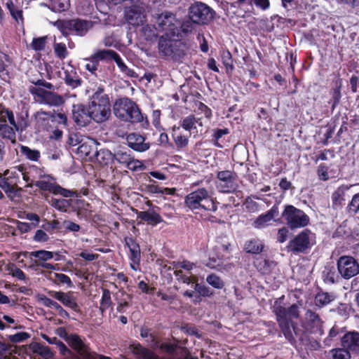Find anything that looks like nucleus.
Listing matches in <instances>:
<instances>
[{
    "mask_svg": "<svg viewBox=\"0 0 359 359\" xmlns=\"http://www.w3.org/2000/svg\"><path fill=\"white\" fill-rule=\"evenodd\" d=\"M285 296L274 301L272 306V311L276 316V321L285 339L292 344L296 340L292 332L291 327L293 326V319H298L300 316L299 307L297 304H292L288 307L284 303Z\"/></svg>",
    "mask_w": 359,
    "mask_h": 359,
    "instance_id": "1",
    "label": "nucleus"
},
{
    "mask_svg": "<svg viewBox=\"0 0 359 359\" xmlns=\"http://www.w3.org/2000/svg\"><path fill=\"white\" fill-rule=\"evenodd\" d=\"M88 107L96 123H102L109 119L111 115V104L108 95L104 93V87L100 86L91 97Z\"/></svg>",
    "mask_w": 359,
    "mask_h": 359,
    "instance_id": "2",
    "label": "nucleus"
},
{
    "mask_svg": "<svg viewBox=\"0 0 359 359\" xmlns=\"http://www.w3.org/2000/svg\"><path fill=\"white\" fill-rule=\"evenodd\" d=\"M113 111L116 117L122 121L135 123L143 122L144 120L138 105L128 97L116 100Z\"/></svg>",
    "mask_w": 359,
    "mask_h": 359,
    "instance_id": "3",
    "label": "nucleus"
},
{
    "mask_svg": "<svg viewBox=\"0 0 359 359\" xmlns=\"http://www.w3.org/2000/svg\"><path fill=\"white\" fill-rule=\"evenodd\" d=\"M174 36L163 34L159 38L158 44L159 53L175 62H180L186 55L185 44L180 39H172Z\"/></svg>",
    "mask_w": 359,
    "mask_h": 359,
    "instance_id": "4",
    "label": "nucleus"
},
{
    "mask_svg": "<svg viewBox=\"0 0 359 359\" xmlns=\"http://www.w3.org/2000/svg\"><path fill=\"white\" fill-rule=\"evenodd\" d=\"M184 203L191 210L203 209L215 212L217 209V203L205 188H199L191 191L185 197Z\"/></svg>",
    "mask_w": 359,
    "mask_h": 359,
    "instance_id": "5",
    "label": "nucleus"
},
{
    "mask_svg": "<svg viewBox=\"0 0 359 359\" xmlns=\"http://www.w3.org/2000/svg\"><path fill=\"white\" fill-rule=\"evenodd\" d=\"M232 246L226 236H218L216 239V244L210 254L209 259L212 267L219 266L229 261L233 257Z\"/></svg>",
    "mask_w": 359,
    "mask_h": 359,
    "instance_id": "6",
    "label": "nucleus"
},
{
    "mask_svg": "<svg viewBox=\"0 0 359 359\" xmlns=\"http://www.w3.org/2000/svg\"><path fill=\"white\" fill-rule=\"evenodd\" d=\"M55 25L65 36L69 35L84 36L93 27L92 21L80 18L58 20Z\"/></svg>",
    "mask_w": 359,
    "mask_h": 359,
    "instance_id": "7",
    "label": "nucleus"
},
{
    "mask_svg": "<svg viewBox=\"0 0 359 359\" xmlns=\"http://www.w3.org/2000/svg\"><path fill=\"white\" fill-rule=\"evenodd\" d=\"M215 11L205 3L196 1L188 9V18L196 25H208L213 20Z\"/></svg>",
    "mask_w": 359,
    "mask_h": 359,
    "instance_id": "8",
    "label": "nucleus"
},
{
    "mask_svg": "<svg viewBox=\"0 0 359 359\" xmlns=\"http://www.w3.org/2000/svg\"><path fill=\"white\" fill-rule=\"evenodd\" d=\"M281 216L291 229L304 228L310 223L309 217L302 210L292 205H285Z\"/></svg>",
    "mask_w": 359,
    "mask_h": 359,
    "instance_id": "9",
    "label": "nucleus"
},
{
    "mask_svg": "<svg viewBox=\"0 0 359 359\" xmlns=\"http://www.w3.org/2000/svg\"><path fill=\"white\" fill-rule=\"evenodd\" d=\"M19 182L20 176L17 172L6 170L3 173L0 172V187L11 201L20 196L22 191V189L18 187Z\"/></svg>",
    "mask_w": 359,
    "mask_h": 359,
    "instance_id": "10",
    "label": "nucleus"
},
{
    "mask_svg": "<svg viewBox=\"0 0 359 359\" xmlns=\"http://www.w3.org/2000/svg\"><path fill=\"white\" fill-rule=\"evenodd\" d=\"M157 30L164 32L163 34L177 36L179 20L175 14L165 11L158 15L156 19Z\"/></svg>",
    "mask_w": 359,
    "mask_h": 359,
    "instance_id": "11",
    "label": "nucleus"
},
{
    "mask_svg": "<svg viewBox=\"0 0 359 359\" xmlns=\"http://www.w3.org/2000/svg\"><path fill=\"white\" fill-rule=\"evenodd\" d=\"M339 274L345 280H349L359 273V263L352 256L343 255L337 261Z\"/></svg>",
    "mask_w": 359,
    "mask_h": 359,
    "instance_id": "12",
    "label": "nucleus"
},
{
    "mask_svg": "<svg viewBox=\"0 0 359 359\" xmlns=\"http://www.w3.org/2000/svg\"><path fill=\"white\" fill-rule=\"evenodd\" d=\"M311 234V231L308 229H305L299 232L288 243L287 245L288 252L297 255L304 253L307 250L311 249L313 245L310 240Z\"/></svg>",
    "mask_w": 359,
    "mask_h": 359,
    "instance_id": "13",
    "label": "nucleus"
},
{
    "mask_svg": "<svg viewBox=\"0 0 359 359\" xmlns=\"http://www.w3.org/2000/svg\"><path fill=\"white\" fill-rule=\"evenodd\" d=\"M323 324L324 321L318 313L311 309H308L306 311L304 320L302 323V327L306 332L311 334L323 336L325 333Z\"/></svg>",
    "mask_w": 359,
    "mask_h": 359,
    "instance_id": "14",
    "label": "nucleus"
},
{
    "mask_svg": "<svg viewBox=\"0 0 359 359\" xmlns=\"http://www.w3.org/2000/svg\"><path fill=\"white\" fill-rule=\"evenodd\" d=\"M237 173L231 170L219 171L217 174V188L222 193H231L236 190Z\"/></svg>",
    "mask_w": 359,
    "mask_h": 359,
    "instance_id": "15",
    "label": "nucleus"
},
{
    "mask_svg": "<svg viewBox=\"0 0 359 359\" xmlns=\"http://www.w3.org/2000/svg\"><path fill=\"white\" fill-rule=\"evenodd\" d=\"M67 344L82 359H97V354L91 352L89 344H86L80 335L71 333Z\"/></svg>",
    "mask_w": 359,
    "mask_h": 359,
    "instance_id": "16",
    "label": "nucleus"
},
{
    "mask_svg": "<svg viewBox=\"0 0 359 359\" xmlns=\"http://www.w3.org/2000/svg\"><path fill=\"white\" fill-rule=\"evenodd\" d=\"M29 92L38 97L43 102L50 106H59L64 102L62 97L56 93L47 90L40 87L29 86Z\"/></svg>",
    "mask_w": 359,
    "mask_h": 359,
    "instance_id": "17",
    "label": "nucleus"
},
{
    "mask_svg": "<svg viewBox=\"0 0 359 359\" xmlns=\"http://www.w3.org/2000/svg\"><path fill=\"white\" fill-rule=\"evenodd\" d=\"M48 293L50 297L60 302L65 306L77 313L81 311L80 307L77 303V298L74 296V292L69 291L64 292L62 291H48Z\"/></svg>",
    "mask_w": 359,
    "mask_h": 359,
    "instance_id": "18",
    "label": "nucleus"
},
{
    "mask_svg": "<svg viewBox=\"0 0 359 359\" xmlns=\"http://www.w3.org/2000/svg\"><path fill=\"white\" fill-rule=\"evenodd\" d=\"M72 116L79 126H86L93 120L88 106L82 104L73 105Z\"/></svg>",
    "mask_w": 359,
    "mask_h": 359,
    "instance_id": "19",
    "label": "nucleus"
},
{
    "mask_svg": "<svg viewBox=\"0 0 359 359\" xmlns=\"http://www.w3.org/2000/svg\"><path fill=\"white\" fill-rule=\"evenodd\" d=\"M30 257L37 258V260L34 261V264L36 266L41 267L48 270H55L58 269L57 265L46 263V261L52 259L54 257V252L51 251H47L44 250H39L36 251L30 252Z\"/></svg>",
    "mask_w": 359,
    "mask_h": 359,
    "instance_id": "20",
    "label": "nucleus"
},
{
    "mask_svg": "<svg viewBox=\"0 0 359 359\" xmlns=\"http://www.w3.org/2000/svg\"><path fill=\"white\" fill-rule=\"evenodd\" d=\"M126 245L129 248L130 255L129 258L132 263L130 264L131 268L136 271L140 266L141 260V250L139 243L136 239L133 237L125 238Z\"/></svg>",
    "mask_w": 359,
    "mask_h": 359,
    "instance_id": "21",
    "label": "nucleus"
},
{
    "mask_svg": "<svg viewBox=\"0 0 359 359\" xmlns=\"http://www.w3.org/2000/svg\"><path fill=\"white\" fill-rule=\"evenodd\" d=\"M341 346L350 352L359 353V332L357 331L346 332L340 337Z\"/></svg>",
    "mask_w": 359,
    "mask_h": 359,
    "instance_id": "22",
    "label": "nucleus"
},
{
    "mask_svg": "<svg viewBox=\"0 0 359 359\" xmlns=\"http://www.w3.org/2000/svg\"><path fill=\"white\" fill-rule=\"evenodd\" d=\"M136 214L137 219L140 220L139 224L146 223L148 225L155 226L164 222L161 215L154 210H148L147 211L136 210Z\"/></svg>",
    "mask_w": 359,
    "mask_h": 359,
    "instance_id": "23",
    "label": "nucleus"
},
{
    "mask_svg": "<svg viewBox=\"0 0 359 359\" xmlns=\"http://www.w3.org/2000/svg\"><path fill=\"white\" fill-rule=\"evenodd\" d=\"M128 145L135 151L142 152L149 149V144L145 143V137L138 133H133L126 137Z\"/></svg>",
    "mask_w": 359,
    "mask_h": 359,
    "instance_id": "24",
    "label": "nucleus"
},
{
    "mask_svg": "<svg viewBox=\"0 0 359 359\" xmlns=\"http://www.w3.org/2000/svg\"><path fill=\"white\" fill-rule=\"evenodd\" d=\"M190 137L191 133L183 131L180 126L172 127V137L178 150L187 147Z\"/></svg>",
    "mask_w": 359,
    "mask_h": 359,
    "instance_id": "25",
    "label": "nucleus"
},
{
    "mask_svg": "<svg viewBox=\"0 0 359 359\" xmlns=\"http://www.w3.org/2000/svg\"><path fill=\"white\" fill-rule=\"evenodd\" d=\"M350 189V186L342 184L337 187L332 194V208L337 210L342 208L346 191Z\"/></svg>",
    "mask_w": 359,
    "mask_h": 359,
    "instance_id": "26",
    "label": "nucleus"
},
{
    "mask_svg": "<svg viewBox=\"0 0 359 359\" xmlns=\"http://www.w3.org/2000/svg\"><path fill=\"white\" fill-rule=\"evenodd\" d=\"M253 265L261 274L269 275L276 267V263L273 260L259 256L254 258Z\"/></svg>",
    "mask_w": 359,
    "mask_h": 359,
    "instance_id": "27",
    "label": "nucleus"
},
{
    "mask_svg": "<svg viewBox=\"0 0 359 359\" xmlns=\"http://www.w3.org/2000/svg\"><path fill=\"white\" fill-rule=\"evenodd\" d=\"M35 118L39 127L42 129L47 131L55 129V124L53 122L52 113L43 111H37Z\"/></svg>",
    "mask_w": 359,
    "mask_h": 359,
    "instance_id": "28",
    "label": "nucleus"
},
{
    "mask_svg": "<svg viewBox=\"0 0 359 359\" xmlns=\"http://www.w3.org/2000/svg\"><path fill=\"white\" fill-rule=\"evenodd\" d=\"M170 265H162V271L165 273L167 271H173V269H184L187 272L191 273V270L195 266V264L189 260L173 261L170 262Z\"/></svg>",
    "mask_w": 359,
    "mask_h": 359,
    "instance_id": "29",
    "label": "nucleus"
},
{
    "mask_svg": "<svg viewBox=\"0 0 359 359\" xmlns=\"http://www.w3.org/2000/svg\"><path fill=\"white\" fill-rule=\"evenodd\" d=\"M19 130V126L17 124L15 128L11 124L6 123H0V137L10 140L12 144L16 143V131Z\"/></svg>",
    "mask_w": 359,
    "mask_h": 359,
    "instance_id": "30",
    "label": "nucleus"
},
{
    "mask_svg": "<svg viewBox=\"0 0 359 359\" xmlns=\"http://www.w3.org/2000/svg\"><path fill=\"white\" fill-rule=\"evenodd\" d=\"M125 15L128 22L133 26H139L142 24L144 18L140 9L137 7H130L126 11Z\"/></svg>",
    "mask_w": 359,
    "mask_h": 359,
    "instance_id": "31",
    "label": "nucleus"
},
{
    "mask_svg": "<svg viewBox=\"0 0 359 359\" xmlns=\"http://www.w3.org/2000/svg\"><path fill=\"white\" fill-rule=\"evenodd\" d=\"M65 82L72 88H76L81 85L82 80L74 67L70 66L69 69H67L65 70Z\"/></svg>",
    "mask_w": 359,
    "mask_h": 359,
    "instance_id": "32",
    "label": "nucleus"
},
{
    "mask_svg": "<svg viewBox=\"0 0 359 359\" xmlns=\"http://www.w3.org/2000/svg\"><path fill=\"white\" fill-rule=\"evenodd\" d=\"M212 133L211 135V142L218 148L224 147L226 140L225 135L229 134V130L226 128H215L212 130Z\"/></svg>",
    "mask_w": 359,
    "mask_h": 359,
    "instance_id": "33",
    "label": "nucleus"
},
{
    "mask_svg": "<svg viewBox=\"0 0 359 359\" xmlns=\"http://www.w3.org/2000/svg\"><path fill=\"white\" fill-rule=\"evenodd\" d=\"M264 248L262 241L259 238H252L245 241L243 249L247 253L259 255L264 251Z\"/></svg>",
    "mask_w": 359,
    "mask_h": 359,
    "instance_id": "34",
    "label": "nucleus"
},
{
    "mask_svg": "<svg viewBox=\"0 0 359 359\" xmlns=\"http://www.w3.org/2000/svg\"><path fill=\"white\" fill-rule=\"evenodd\" d=\"M96 161L102 165H109L114 163V154L108 149H100L94 152Z\"/></svg>",
    "mask_w": 359,
    "mask_h": 359,
    "instance_id": "35",
    "label": "nucleus"
},
{
    "mask_svg": "<svg viewBox=\"0 0 359 359\" xmlns=\"http://www.w3.org/2000/svg\"><path fill=\"white\" fill-rule=\"evenodd\" d=\"M11 63V57L8 54L2 53L0 56V78L6 82H8L11 79L8 67Z\"/></svg>",
    "mask_w": 359,
    "mask_h": 359,
    "instance_id": "36",
    "label": "nucleus"
},
{
    "mask_svg": "<svg viewBox=\"0 0 359 359\" xmlns=\"http://www.w3.org/2000/svg\"><path fill=\"white\" fill-rule=\"evenodd\" d=\"M44 5L55 13H62L69 9L70 0H46Z\"/></svg>",
    "mask_w": 359,
    "mask_h": 359,
    "instance_id": "37",
    "label": "nucleus"
},
{
    "mask_svg": "<svg viewBox=\"0 0 359 359\" xmlns=\"http://www.w3.org/2000/svg\"><path fill=\"white\" fill-rule=\"evenodd\" d=\"M334 299L335 295L333 293L320 290L315 295L314 302L316 306L319 308H323Z\"/></svg>",
    "mask_w": 359,
    "mask_h": 359,
    "instance_id": "38",
    "label": "nucleus"
},
{
    "mask_svg": "<svg viewBox=\"0 0 359 359\" xmlns=\"http://www.w3.org/2000/svg\"><path fill=\"white\" fill-rule=\"evenodd\" d=\"M114 163L117 162L119 164L126 165L132 159L133 154L127 148H119L114 153Z\"/></svg>",
    "mask_w": 359,
    "mask_h": 359,
    "instance_id": "39",
    "label": "nucleus"
},
{
    "mask_svg": "<svg viewBox=\"0 0 359 359\" xmlns=\"http://www.w3.org/2000/svg\"><path fill=\"white\" fill-rule=\"evenodd\" d=\"M8 121L11 126L17 127V123L15 119L14 114L12 110L0 103V123H4Z\"/></svg>",
    "mask_w": 359,
    "mask_h": 359,
    "instance_id": "40",
    "label": "nucleus"
},
{
    "mask_svg": "<svg viewBox=\"0 0 359 359\" xmlns=\"http://www.w3.org/2000/svg\"><path fill=\"white\" fill-rule=\"evenodd\" d=\"M102 297L100 302L99 310L102 314H103L109 307L113 304L111 292L107 288H102Z\"/></svg>",
    "mask_w": 359,
    "mask_h": 359,
    "instance_id": "41",
    "label": "nucleus"
},
{
    "mask_svg": "<svg viewBox=\"0 0 359 359\" xmlns=\"http://www.w3.org/2000/svg\"><path fill=\"white\" fill-rule=\"evenodd\" d=\"M341 81H337L335 83V87L331 89L330 93L331 95V99L329 102L330 104H332V109L334 110L335 107L339 104L341 94Z\"/></svg>",
    "mask_w": 359,
    "mask_h": 359,
    "instance_id": "42",
    "label": "nucleus"
},
{
    "mask_svg": "<svg viewBox=\"0 0 359 359\" xmlns=\"http://www.w3.org/2000/svg\"><path fill=\"white\" fill-rule=\"evenodd\" d=\"M6 6L12 18L15 21L17 22H19L20 21L23 22V11L22 9H19L17 6H15L12 0H8L6 4Z\"/></svg>",
    "mask_w": 359,
    "mask_h": 359,
    "instance_id": "43",
    "label": "nucleus"
},
{
    "mask_svg": "<svg viewBox=\"0 0 359 359\" xmlns=\"http://www.w3.org/2000/svg\"><path fill=\"white\" fill-rule=\"evenodd\" d=\"M113 60L116 63L120 71L125 74L127 76L130 78L137 77L136 72L133 69L127 67L118 53H116Z\"/></svg>",
    "mask_w": 359,
    "mask_h": 359,
    "instance_id": "44",
    "label": "nucleus"
},
{
    "mask_svg": "<svg viewBox=\"0 0 359 359\" xmlns=\"http://www.w3.org/2000/svg\"><path fill=\"white\" fill-rule=\"evenodd\" d=\"M173 274L175 276L176 279L181 283H186L187 285L191 283H194L196 281V278L192 276L191 273L183 271L181 269H173Z\"/></svg>",
    "mask_w": 359,
    "mask_h": 359,
    "instance_id": "45",
    "label": "nucleus"
},
{
    "mask_svg": "<svg viewBox=\"0 0 359 359\" xmlns=\"http://www.w3.org/2000/svg\"><path fill=\"white\" fill-rule=\"evenodd\" d=\"M194 289L197 292V295H196V299L194 302H200L201 301V297H210L212 295L213 292L211 290L205 286V285H201L198 283L194 282Z\"/></svg>",
    "mask_w": 359,
    "mask_h": 359,
    "instance_id": "46",
    "label": "nucleus"
},
{
    "mask_svg": "<svg viewBox=\"0 0 359 359\" xmlns=\"http://www.w3.org/2000/svg\"><path fill=\"white\" fill-rule=\"evenodd\" d=\"M346 327H340L337 325H334L329 331L327 337L324 339V344L325 346H330L331 342L338 336L341 334L346 333Z\"/></svg>",
    "mask_w": 359,
    "mask_h": 359,
    "instance_id": "47",
    "label": "nucleus"
},
{
    "mask_svg": "<svg viewBox=\"0 0 359 359\" xmlns=\"http://www.w3.org/2000/svg\"><path fill=\"white\" fill-rule=\"evenodd\" d=\"M20 151L29 161H38L41 157V153L39 150L32 149L27 146L21 145Z\"/></svg>",
    "mask_w": 359,
    "mask_h": 359,
    "instance_id": "48",
    "label": "nucleus"
},
{
    "mask_svg": "<svg viewBox=\"0 0 359 359\" xmlns=\"http://www.w3.org/2000/svg\"><path fill=\"white\" fill-rule=\"evenodd\" d=\"M197 123L196 118L194 115H189L184 118L182 121H180V128L184 129L186 132L191 133L192 129H195L196 123Z\"/></svg>",
    "mask_w": 359,
    "mask_h": 359,
    "instance_id": "49",
    "label": "nucleus"
},
{
    "mask_svg": "<svg viewBox=\"0 0 359 359\" xmlns=\"http://www.w3.org/2000/svg\"><path fill=\"white\" fill-rule=\"evenodd\" d=\"M84 60L88 62L85 65L86 69L92 74L95 75L100 64V60L95 53H94L89 57L85 58Z\"/></svg>",
    "mask_w": 359,
    "mask_h": 359,
    "instance_id": "50",
    "label": "nucleus"
},
{
    "mask_svg": "<svg viewBox=\"0 0 359 359\" xmlns=\"http://www.w3.org/2000/svg\"><path fill=\"white\" fill-rule=\"evenodd\" d=\"M346 212L349 215H355L359 212V192L353 196L346 208Z\"/></svg>",
    "mask_w": 359,
    "mask_h": 359,
    "instance_id": "51",
    "label": "nucleus"
},
{
    "mask_svg": "<svg viewBox=\"0 0 359 359\" xmlns=\"http://www.w3.org/2000/svg\"><path fill=\"white\" fill-rule=\"evenodd\" d=\"M95 53L100 61L109 62L114 60L117 53L110 49H99Z\"/></svg>",
    "mask_w": 359,
    "mask_h": 359,
    "instance_id": "52",
    "label": "nucleus"
},
{
    "mask_svg": "<svg viewBox=\"0 0 359 359\" xmlns=\"http://www.w3.org/2000/svg\"><path fill=\"white\" fill-rule=\"evenodd\" d=\"M323 277L325 283H334L338 278V275L334 266H329L325 267L323 272Z\"/></svg>",
    "mask_w": 359,
    "mask_h": 359,
    "instance_id": "53",
    "label": "nucleus"
},
{
    "mask_svg": "<svg viewBox=\"0 0 359 359\" xmlns=\"http://www.w3.org/2000/svg\"><path fill=\"white\" fill-rule=\"evenodd\" d=\"M194 24H195V23L189 19V20H186L182 22L180 20H179V27H178L179 28H177L178 34H177V36H176L182 37V33H183L184 34L191 33L194 29Z\"/></svg>",
    "mask_w": 359,
    "mask_h": 359,
    "instance_id": "54",
    "label": "nucleus"
},
{
    "mask_svg": "<svg viewBox=\"0 0 359 359\" xmlns=\"http://www.w3.org/2000/svg\"><path fill=\"white\" fill-rule=\"evenodd\" d=\"M72 200L69 199H53L52 205L56 209L62 212H67L69 208L72 206Z\"/></svg>",
    "mask_w": 359,
    "mask_h": 359,
    "instance_id": "55",
    "label": "nucleus"
},
{
    "mask_svg": "<svg viewBox=\"0 0 359 359\" xmlns=\"http://www.w3.org/2000/svg\"><path fill=\"white\" fill-rule=\"evenodd\" d=\"M332 359H351V352L345 348L344 347L341 348H335L331 351Z\"/></svg>",
    "mask_w": 359,
    "mask_h": 359,
    "instance_id": "56",
    "label": "nucleus"
},
{
    "mask_svg": "<svg viewBox=\"0 0 359 359\" xmlns=\"http://www.w3.org/2000/svg\"><path fill=\"white\" fill-rule=\"evenodd\" d=\"M221 57L222 63L226 70L232 71L234 69V65L231 52L228 49L222 50Z\"/></svg>",
    "mask_w": 359,
    "mask_h": 359,
    "instance_id": "57",
    "label": "nucleus"
},
{
    "mask_svg": "<svg viewBox=\"0 0 359 359\" xmlns=\"http://www.w3.org/2000/svg\"><path fill=\"white\" fill-rule=\"evenodd\" d=\"M53 48L55 56L60 60L65 59L69 55L66 45L64 43H55Z\"/></svg>",
    "mask_w": 359,
    "mask_h": 359,
    "instance_id": "58",
    "label": "nucleus"
},
{
    "mask_svg": "<svg viewBox=\"0 0 359 359\" xmlns=\"http://www.w3.org/2000/svg\"><path fill=\"white\" fill-rule=\"evenodd\" d=\"M41 229L49 233H53L55 231H60L61 229L60 222L57 219L52 221H46L41 225Z\"/></svg>",
    "mask_w": 359,
    "mask_h": 359,
    "instance_id": "59",
    "label": "nucleus"
},
{
    "mask_svg": "<svg viewBox=\"0 0 359 359\" xmlns=\"http://www.w3.org/2000/svg\"><path fill=\"white\" fill-rule=\"evenodd\" d=\"M35 186L41 191H48L54 194L57 183H53L45 180H39L36 182Z\"/></svg>",
    "mask_w": 359,
    "mask_h": 359,
    "instance_id": "60",
    "label": "nucleus"
},
{
    "mask_svg": "<svg viewBox=\"0 0 359 359\" xmlns=\"http://www.w3.org/2000/svg\"><path fill=\"white\" fill-rule=\"evenodd\" d=\"M206 281L211 286L217 289H222L224 286L222 279L215 273L208 275L206 278Z\"/></svg>",
    "mask_w": 359,
    "mask_h": 359,
    "instance_id": "61",
    "label": "nucleus"
},
{
    "mask_svg": "<svg viewBox=\"0 0 359 359\" xmlns=\"http://www.w3.org/2000/svg\"><path fill=\"white\" fill-rule=\"evenodd\" d=\"M54 195H61L65 198L76 196H81L80 194H78L77 191L69 190L62 187L60 185L57 184L55 189Z\"/></svg>",
    "mask_w": 359,
    "mask_h": 359,
    "instance_id": "62",
    "label": "nucleus"
},
{
    "mask_svg": "<svg viewBox=\"0 0 359 359\" xmlns=\"http://www.w3.org/2000/svg\"><path fill=\"white\" fill-rule=\"evenodd\" d=\"M46 43L47 36L34 38L31 43V47L35 51H41L45 49Z\"/></svg>",
    "mask_w": 359,
    "mask_h": 359,
    "instance_id": "63",
    "label": "nucleus"
},
{
    "mask_svg": "<svg viewBox=\"0 0 359 359\" xmlns=\"http://www.w3.org/2000/svg\"><path fill=\"white\" fill-rule=\"evenodd\" d=\"M52 115L53 122L55 124V128H57L59 125L67 126V117L62 110L57 113L53 112Z\"/></svg>",
    "mask_w": 359,
    "mask_h": 359,
    "instance_id": "64",
    "label": "nucleus"
}]
</instances>
